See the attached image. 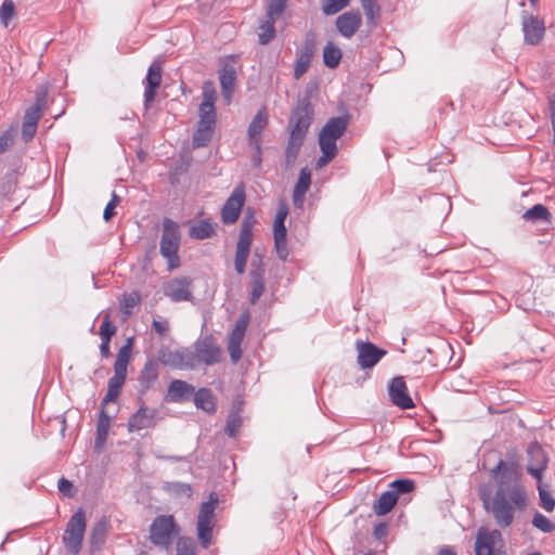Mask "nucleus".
<instances>
[{"mask_svg":"<svg viewBox=\"0 0 555 555\" xmlns=\"http://www.w3.org/2000/svg\"><path fill=\"white\" fill-rule=\"evenodd\" d=\"M249 320H250L249 313L247 311L243 312L240 315L238 320L236 321L234 330L242 331L245 333L247 330Z\"/></svg>","mask_w":555,"mask_h":555,"instance_id":"nucleus-56","label":"nucleus"},{"mask_svg":"<svg viewBox=\"0 0 555 555\" xmlns=\"http://www.w3.org/2000/svg\"><path fill=\"white\" fill-rule=\"evenodd\" d=\"M194 403L197 409H201L207 413L216 412V397L209 388H199L194 392Z\"/></svg>","mask_w":555,"mask_h":555,"instance_id":"nucleus-31","label":"nucleus"},{"mask_svg":"<svg viewBox=\"0 0 555 555\" xmlns=\"http://www.w3.org/2000/svg\"><path fill=\"white\" fill-rule=\"evenodd\" d=\"M132 350V338H129L125 346H122L117 353L114 363V375L108 379L107 392L102 401V405L108 402H116L122 385L125 384L127 376V366L131 359Z\"/></svg>","mask_w":555,"mask_h":555,"instance_id":"nucleus-5","label":"nucleus"},{"mask_svg":"<svg viewBox=\"0 0 555 555\" xmlns=\"http://www.w3.org/2000/svg\"><path fill=\"white\" fill-rule=\"evenodd\" d=\"M491 473L498 483L496 490H503L504 493H508L514 487L522 488L519 483L520 475L518 468L514 464L508 465L503 460H500Z\"/></svg>","mask_w":555,"mask_h":555,"instance_id":"nucleus-12","label":"nucleus"},{"mask_svg":"<svg viewBox=\"0 0 555 555\" xmlns=\"http://www.w3.org/2000/svg\"><path fill=\"white\" fill-rule=\"evenodd\" d=\"M269 122V114L266 107L258 111L248 126L247 135L249 146L259 152L261 145V132Z\"/></svg>","mask_w":555,"mask_h":555,"instance_id":"nucleus-22","label":"nucleus"},{"mask_svg":"<svg viewBox=\"0 0 555 555\" xmlns=\"http://www.w3.org/2000/svg\"><path fill=\"white\" fill-rule=\"evenodd\" d=\"M179 532L172 515H160L154 519L150 529V539L157 546L167 547L171 543L172 535Z\"/></svg>","mask_w":555,"mask_h":555,"instance_id":"nucleus-9","label":"nucleus"},{"mask_svg":"<svg viewBox=\"0 0 555 555\" xmlns=\"http://www.w3.org/2000/svg\"><path fill=\"white\" fill-rule=\"evenodd\" d=\"M152 326L159 336H165L169 330L167 321L154 320Z\"/></svg>","mask_w":555,"mask_h":555,"instance_id":"nucleus-57","label":"nucleus"},{"mask_svg":"<svg viewBox=\"0 0 555 555\" xmlns=\"http://www.w3.org/2000/svg\"><path fill=\"white\" fill-rule=\"evenodd\" d=\"M163 65L159 61H154L149 69L145 77V90H144V103L145 105L152 103L155 100L156 91L162 83Z\"/></svg>","mask_w":555,"mask_h":555,"instance_id":"nucleus-23","label":"nucleus"},{"mask_svg":"<svg viewBox=\"0 0 555 555\" xmlns=\"http://www.w3.org/2000/svg\"><path fill=\"white\" fill-rule=\"evenodd\" d=\"M288 215V208L285 204H280L273 222L274 248L281 260H286L288 256L285 219Z\"/></svg>","mask_w":555,"mask_h":555,"instance_id":"nucleus-14","label":"nucleus"},{"mask_svg":"<svg viewBox=\"0 0 555 555\" xmlns=\"http://www.w3.org/2000/svg\"><path fill=\"white\" fill-rule=\"evenodd\" d=\"M287 0H270L267 15L278 18L284 11Z\"/></svg>","mask_w":555,"mask_h":555,"instance_id":"nucleus-49","label":"nucleus"},{"mask_svg":"<svg viewBox=\"0 0 555 555\" xmlns=\"http://www.w3.org/2000/svg\"><path fill=\"white\" fill-rule=\"evenodd\" d=\"M550 111H551L552 127L554 128L555 127V102H551Z\"/></svg>","mask_w":555,"mask_h":555,"instance_id":"nucleus-63","label":"nucleus"},{"mask_svg":"<svg viewBox=\"0 0 555 555\" xmlns=\"http://www.w3.org/2000/svg\"><path fill=\"white\" fill-rule=\"evenodd\" d=\"M16 16V9L13 0H4L0 7V23L8 27L11 21Z\"/></svg>","mask_w":555,"mask_h":555,"instance_id":"nucleus-41","label":"nucleus"},{"mask_svg":"<svg viewBox=\"0 0 555 555\" xmlns=\"http://www.w3.org/2000/svg\"><path fill=\"white\" fill-rule=\"evenodd\" d=\"M551 217L552 216L548 209L542 204L534 205L530 209L526 210L525 214L522 215V218L527 221H550Z\"/></svg>","mask_w":555,"mask_h":555,"instance_id":"nucleus-38","label":"nucleus"},{"mask_svg":"<svg viewBox=\"0 0 555 555\" xmlns=\"http://www.w3.org/2000/svg\"><path fill=\"white\" fill-rule=\"evenodd\" d=\"M176 555H197L195 541L190 537H180L176 543Z\"/></svg>","mask_w":555,"mask_h":555,"instance_id":"nucleus-40","label":"nucleus"},{"mask_svg":"<svg viewBox=\"0 0 555 555\" xmlns=\"http://www.w3.org/2000/svg\"><path fill=\"white\" fill-rule=\"evenodd\" d=\"M335 25L343 37L350 39L361 27L362 16L359 11H348L336 18Z\"/></svg>","mask_w":555,"mask_h":555,"instance_id":"nucleus-24","label":"nucleus"},{"mask_svg":"<svg viewBox=\"0 0 555 555\" xmlns=\"http://www.w3.org/2000/svg\"><path fill=\"white\" fill-rule=\"evenodd\" d=\"M115 215H116V211H115V207L113 206V204H107L104 209V212H103L104 220L109 221Z\"/></svg>","mask_w":555,"mask_h":555,"instance_id":"nucleus-59","label":"nucleus"},{"mask_svg":"<svg viewBox=\"0 0 555 555\" xmlns=\"http://www.w3.org/2000/svg\"><path fill=\"white\" fill-rule=\"evenodd\" d=\"M351 0H321L322 12L325 15H334L349 5Z\"/></svg>","mask_w":555,"mask_h":555,"instance_id":"nucleus-42","label":"nucleus"},{"mask_svg":"<svg viewBox=\"0 0 555 555\" xmlns=\"http://www.w3.org/2000/svg\"><path fill=\"white\" fill-rule=\"evenodd\" d=\"M218 498L211 493L207 502H203L199 506L196 520V537L199 545L207 550L214 541V529L216 527L215 511L218 505Z\"/></svg>","mask_w":555,"mask_h":555,"instance_id":"nucleus-6","label":"nucleus"},{"mask_svg":"<svg viewBox=\"0 0 555 555\" xmlns=\"http://www.w3.org/2000/svg\"><path fill=\"white\" fill-rule=\"evenodd\" d=\"M532 525L539 530L550 533L555 530V525L541 513H535L532 519Z\"/></svg>","mask_w":555,"mask_h":555,"instance_id":"nucleus-47","label":"nucleus"},{"mask_svg":"<svg viewBox=\"0 0 555 555\" xmlns=\"http://www.w3.org/2000/svg\"><path fill=\"white\" fill-rule=\"evenodd\" d=\"M315 52V41L312 38H307L298 53V55L304 56V59H309L312 61Z\"/></svg>","mask_w":555,"mask_h":555,"instance_id":"nucleus-51","label":"nucleus"},{"mask_svg":"<svg viewBox=\"0 0 555 555\" xmlns=\"http://www.w3.org/2000/svg\"><path fill=\"white\" fill-rule=\"evenodd\" d=\"M253 243V222L245 219L242 223L240 237L236 244L234 267L238 274L246 270V263Z\"/></svg>","mask_w":555,"mask_h":555,"instance_id":"nucleus-11","label":"nucleus"},{"mask_svg":"<svg viewBox=\"0 0 555 555\" xmlns=\"http://www.w3.org/2000/svg\"><path fill=\"white\" fill-rule=\"evenodd\" d=\"M241 425H242V421H241V417L238 416V414H236V413L230 414L228 417V421H227V425H225V433L230 437H234L237 435V433L241 428Z\"/></svg>","mask_w":555,"mask_h":555,"instance_id":"nucleus-48","label":"nucleus"},{"mask_svg":"<svg viewBox=\"0 0 555 555\" xmlns=\"http://www.w3.org/2000/svg\"><path fill=\"white\" fill-rule=\"evenodd\" d=\"M311 60L304 59V56L297 55L294 68V76L299 79L309 68Z\"/></svg>","mask_w":555,"mask_h":555,"instance_id":"nucleus-50","label":"nucleus"},{"mask_svg":"<svg viewBox=\"0 0 555 555\" xmlns=\"http://www.w3.org/2000/svg\"><path fill=\"white\" fill-rule=\"evenodd\" d=\"M182 353L180 351L169 352L167 356H163V362L165 364L180 365Z\"/></svg>","mask_w":555,"mask_h":555,"instance_id":"nucleus-55","label":"nucleus"},{"mask_svg":"<svg viewBox=\"0 0 555 555\" xmlns=\"http://www.w3.org/2000/svg\"><path fill=\"white\" fill-rule=\"evenodd\" d=\"M222 350L217 346L212 335L199 338L195 344V357L206 365L218 363L221 360Z\"/></svg>","mask_w":555,"mask_h":555,"instance_id":"nucleus-17","label":"nucleus"},{"mask_svg":"<svg viewBox=\"0 0 555 555\" xmlns=\"http://www.w3.org/2000/svg\"><path fill=\"white\" fill-rule=\"evenodd\" d=\"M244 336H245L244 332L237 331V330L233 328L231 334H230L228 343L240 344L241 345L243 339H244Z\"/></svg>","mask_w":555,"mask_h":555,"instance_id":"nucleus-58","label":"nucleus"},{"mask_svg":"<svg viewBox=\"0 0 555 555\" xmlns=\"http://www.w3.org/2000/svg\"><path fill=\"white\" fill-rule=\"evenodd\" d=\"M112 425V417L107 415L106 411L102 408L100 411L98 424H96V438L94 442V450L100 453L102 452L106 442L108 431Z\"/></svg>","mask_w":555,"mask_h":555,"instance_id":"nucleus-29","label":"nucleus"},{"mask_svg":"<svg viewBox=\"0 0 555 555\" xmlns=\"http://www.w3.org/2000/svg\"><path fill=\"white\" fill-rule=\"evenodd\" d=\"M501 542L502 537L499 530L480 528L475 543L476 555H504L496 551V545Z\"/></svg>","mask_w":555,"mask_h":555,"instance_id":"nucleus-16","label":"nucleus"},{"mask_svg":"<svg viewBox=\"0 0 555 555\" xmlns=\"http://www.w3.org/2000/svg\"><path fill=\"white\" fill-rule=\"evenodd\" d=\"M180 237L178 223L169 218H165L163 221L160 254L168 260L169 269H175L180 264L178 256Z\"/></svg>","mask_w":555,"mask_h":555,"instance_id":"nucleus-7","label":"nucleus"},{"mask_svg":"<svg viewBox=\"0 0 555 555\" xmlns=\"http://www.w3.org/2000/svg\"><path fill=\"white\" fill-rule=\"evenodd\" d=\"M158 378V364L151 360L147 361L140 372L139 383L143 390L152 388Z\"/></svg>","mask_w":555,"mask_h":555,"instance_id":"nucleus-33","label":"nucleus"},{"mask_svg":"<svg viewBox=\"0 0 555 555\" xmlns=\"http://www.w3.org/2000/svg\"><path fill=\"white\" fill-rule=\"evenodd\" d=\"M217 99L214 82L206 81L203 85V101L199 105V120L193 137L195 147L205 146L212 138L216 126L215 102Z\"/></svg>","mask_w":555,"mask_h":555,"instance_id":"nucleus-3","label":"nucleus"},{"mask_svg":"<svg viewBox=\"0 0 555 555\" xmlns=\"http://www.w3.org/2000/svg\"><path fill=\"white\" fill-rule=\"evenodd\" d=\"M364 14L370 23H375L379 18L380 8L375 0H360Z\"/></svg>","mask_w":555,"mask_h":555,"instance_id":"nucleus-43","label":"nucleus"},{"mask_svg":"<svg viewBox=\"0 0 555 555\" xmlns=\"http://www.w3.org/2000/svg\"><path fill=\"white\" fill-rule=\"evenodd\" d=\"M261 145H259V152L258 151H255V155L253 157V162L255 164L256 167H259L260 164H261Z\"/></svg>","mask_w":555,"mask_h":555,"instance_id":"nucleus-62","label":"nucleus"},{"mask_svg":"<svg viewBox=\"0 0 555 555\" xmlns=\"http://www.w3.org/2000/svg\"><path fill=\"white\" fill-rule=\"evenodd\" d=\"M215 234V225L209 221L203 220L194 224L190 230L191 237L196 240H204Z\"/></svg>","mask_w":555,"mask_h":555,"instance_id":"nucleus-37","label":"nucleus"},{"mask_svg":"<svg viewBox=\"0 0 555 555\" xmlns=\"http://www.w3.org/2000/svg\"><path fill=\"white\" fill-rule=\"evenodd\" d=\"M349 124L348 116L330 118L319 133V145L322 155L317 160V168H323L337 155V140L345 133Z\"/></svg>","mask_w":555,"mask_h":555,"instance_id":"nucleus-4","label":"nucleus"},{"mask_svg":"<svg viewBox=\"0 0 555 555\" xmlns=\"http://www.w3.org/2000/svg\"><path fill=\"white\" fill-rule=\"evenodd\" d=\"M386 533H387V526L386 525L380 524V525L375 527L374 534H375L376 538L380 539V538L385 537Z\"/></svg>","mask_w":555,"mask_h":555,"instance_id":"nucleus-61","label":"nucleus"},{"mask_svg":"<svg viewBox=\"0 0 555 555\" xmlns=\"http://www.w3.org/2000/svg\"><path fill=\"white\" fill-rule=\"evenodd\" d=\"M141 302V296L138 292L125 294L120 300V311L124 315V320H127L132 313L133 309Z\"/></svg>","mask_w":555,"mask_h":555,"instance_id":"nucleus-35","label":"nucleus"},{"mask_svg":"<svg viewBox=\"0 0 555 555\" xmlns=\"http://www.w3.org/2000/svg\"><path fill=\"white\" fill-rule=\"evenodd\" d=\"M264 268L261 263L250 270V304L255 305L264 293Z\"/></svg>","mask_w":555,"mask_h":555,"instance_id":"nucleus-26","label":"nucleus"},{"mask_svg":"<svg viewBox=\"0 0 555 555\" xmlns=\"http://www.w3.org/2000/svg\"><path fill=\"white\" fill-rule=\"evenodd\" d=\"M154 417V410H149L144 405L140 406L128 421L129 431H139L141 429L151 427L153 425Z\"/></svg>","mask_w":555,"mask_h":555,"instance_id":"nucleus-27","label":"nucleus"},{"mask_svg":"<svg viewBox=\"0 0 555 555\" xmlns=\"http://www.w3.org/2000/svg\"><path fill=\"white\" fill-rule=\"evenodd\" d=\"M313 120V108L308 100H299L288 120V143L285 150L287 162L296 159Z\"/></svg>","mask_w":555,"mask_h":555,"instance_id":"nucleus-2","label":"nucleus"},{"mask_svg":"<svg viewBox=\"0 0 555 555\" xmlns=\"http://www.w3.org/2000/svg\"><path fill=\"white\" fill-rule=\"evenodd\" d=\"M398 496L390 489L383 492L374 502L372 508L375 515L384 516L388 514L397 504Z\"/></svg>","mask_w":555,"mask_h":555,"instance_id":"nucleus-32","label":"nucleus"},{"mask_svg":"<svg viewBox=\"0 0 555 555\" xmlns=\"http://www.w3.org/2000/svg\"><path fill=\"white\" fill-rule=\"evenodd\" d=\"M538 490H539V496H540V505L546 512H552L555 507V500L551 495L550 491L544 489L541 481H538Z\"/></svg>","mask_w":555,"mask_h":555,"instance_id":"nucleus-46","label":"nucleus"},{"mask_svg":"<svg viewBox=\"0 0 555 555\" xmlns=\"http://www.w3.org/2000/svg\"><path fill=\"white\" fill-rule=\"evenodd\" d=\"M356 347L358 351V363L362 369L375 366L386 354V350L376 347L370 341L364 343L358 340Z\"/></svg>","mask_w":555,"mask_h":555,"instance_id":"nucleus-18","label":"nucleus"},{"mask_svg":"<svg viewBox=\"0 0 555 555\" xmlns=\"http://www.w3.org/2000/svg\"><path fill=\"white\" fill-rule=\"evenodd\" d=\"M116 333L117 326L112 323L109 314H105L99 330L101 340H111Z\"/></svg>","mask_w":555,"mask_h":555,"instance_id":"nucleus-44","label":"nucleus"},{"mask_svg":"<svg viewBox=\"0 0 555 555\" xmlns=\"http://www.w3.org/2000/svg\"><path fill=\"white\" fill-rule=\"evenodd\" d=\"M109 344L111 340H101L100 352L103 358H108L111 356Z\"/></svg>","mask_w":555,"mask_h":555,"instance_id":"nucleus-60","label":"nucleus"},{"mask_svg":"<svg viewBox=\"0 0 555 555\" xmlns=\"http://www.w3.org/2000/svg\"><path fill=\"white\" fill-rule=\"evenodd\" d=\"M275 20L267 15V20L259 26L258 39L260 44H267L275 37Z\"/></svg>","mask_w":555,"mask_h":555,"instance_id":"nucleus-36","label":"nucleus"},{"mask_svg":"<svg viewBox=\"0 0 555 555\" xmlns=\"http://www.w3.org/2000/svg\"><path fill=\"white\" fill-rule=\"evenodd\" d=\"M193 281L190 278H176L164 285V294L175 302L192 301Z\"/></svg>","mask_w":555,"mask_h":555,"instance_id":"nucleus-15","label":"nucleus"},{"mask_svg":"<svg viewBox=\"0 0 555 555\" xmlns=\"http://www.w3.org/2000/svg\"><path fill=\"white\" fill-rule=\"evenodd\" d=\"M439 555H455V552L451 547L446 546L439 551Z\"/></svg>","mask_w":555,"mask_h":555,"instance_id":"nucleus-64","label":"nucleus"},{"mask_svg":"<svg viewBox=\"0 0 555 555\" xmlns=\"http://www.w3.org/2000/svg\"><path fill=\"white\" fill-rule=\"evenodd\" d=\"M228 351L233 363H236L242 358L240 344L228 343Z\"/></svg>","mask_w":555,"mask_h":555,"instance_id":"nucleus-54","label":"nucleus"},{"mask_svg":"<svg viewBox=\"0 0 555 555\" xmlns=\"http://www.w3.org/2000/svg\"><path fill=\"white\" fill-rule=\"evenodd\" d=\"M14 143V138L10 132H4L0 135V154L4 153Z\"/></svg>","mask_w":555,"mask_h":555,"instance_id":"nucleus-53","label":"nucleus"},{"mask_svg":"<svg viewBox=\"0 0 555 555\" xmlns=\"http://www.w3.org/2000/svg\"><path fill=\"white\" fill-rule=\"evenodd\" d=\"M415 483L411 479H399L390 483V490L399 498V494L412 492Z\"/></svg>","mask_w":555,"mask_h":555,"instance_id":"nucleus-45","label":"nucleus"},{"mask_svg":"<svg viewBox=\"0 0 555 555\" xmlns=\"http://www.w3.org/2000/svg\"><path fill=\"white\" fill-rule=\"evenodd\" d=\"M108 531V522L105 519L100 520L94 525L91 530L90 541L91 544L100 546L104 543L106 533Z\"/></svg>","mask_w":555,"mask_h":555,"instance_id":"nucleus-39","label":"nucleus"},{"mask_svg":"<svg viewBox=\"0 0 555 555\" xmlns=\"http://www.w3.org/2000/svg\"><path fill=\"white\" fill-rule=\"evenodd\" d=\"M246 198L245 186L237 184L221 209V220L225 224L235 223L241 215Z\"/></svg>","mask_w":555,"mask_h":555,"instance_id":"nucleus-13","label":"nucleus"},{"mask_svg":"<svg viewBox=\"0 0 555 555\" xmlns=\"http://www.w3.org/2000/svg\"><path fill=\"white\" fill-rule=\"evenodd\" d=\"M236 59L234 56H230L222 63V68L220 70L219 80L222 89V94L227 102H230L235 88L236 80V70L234 67V63Z\"/></svg>","mask_w":555,"mask_h":555,"instance_id":"nucleus-21","label":"nucleus"},{"mask_svg":"<svg viewBox=\"0 0 555 555\" xmlns=\"http://www.w3.org/2000/svg\"><path fill=\"white\" fill-rule=\"evenodd\" d=\"M548 459L544 450L538 443H532L528 449L527 472L538 481L542 479V473L546 469Z\"/></svg>","mask_w":555,"mask_h":555,"instance_id":"nucleus-20","label":"nucleus"},{"mask_svg":"<svg viewBox=\"0 0 555 555\" xmlns=\"http://www.w3.org/2000/svg\"><path fill=\"white\" fill-rule=\"evenodd\" d=\"M388 391L391 402L398 408L402 410L414 408V402L409 395L408 386L402 376L391 379Z\"/></svg>","mask_w":555,"mask_h":555,"instance_id":"nucleus-19","label":"nucleus"},{"mask_svg":"<svg viewBox=\"0 0 555 555\" xmlns=\"http://www.w3.org/2000/svg\"><path fill=\"white\" fill-rule=\"evenodd\" d=\"M340 48L332 41H328L323 49V62L328 68H336L341 60Z\"/></svg>","mask_w":555,"mask_h":555,"instance_id":"nucleus-34","label":"nucleus"},{"mask_svg":"<svg viewBox=\"0 0 555 555\" xmlns=\"http://www.w3.org/2000/svg\"><path fill=\"white\" fill-rule=\"evenodd\" d=\"M59 491L68 498L74 496V486L66 478H61L59 480Z\"/></svg>","mask_w":555,"mask_h":555,"instance_id":"nucleus-52","label":"nucleus"},{"mask_svg":"<svg viewBox=\"0 0 555 555\" xmlns=\"http://www.w3.org/2000/svg\"><path fill=\"white\" fill-rule=\"evenodd\" d=\"M47 106V92L44 90L37 93L34 104L26 109L22 125V135L25 141H29L36 133L37 125L42 117Z\"/></svg>","mask_w":555,"mask_h":555,"instance_id":"nucleus-10","label":"nucleus"},{"mask_svg":"<svg viewBox=\"0 0 555 555\" xmlns=\"http://www.w3.org/2000/svg\"><path fill=\"white\" fill-rule=\"evenodd\" d=\"M522 31L527 43L538 44L544 37V23L535 16L524 14Z\"/></svg>","mask_w":555,"mask_h":555,"instance_id":"nucleus-25","label":"nucleus"},{"mask_svg":"<svg viewBox=\"0 0 555 555\" xmlns=\"http://www.w3.org/2000/svg\"><path fill=\"white\" fill-rule=\"evenodd\" d=\"M483 507L491 513L496 525L505 528L512 525L515 511H521L526 506L527 496L524 488L514 487L508 493L496 490L493 498L486 491H480Z\"/></svg>","mask_w":555,"mask_h":555,"instance_id":"nucleus-1","label":"nucleus"},{"mask_svg":"<svg viewBox=\"0 0 555 555\" xmlns=\"http://www.w3.org/2000/svg\"><path fill=\"white\" fill-rule=\"evenodd\" d=\"M311 184V172L308 168H302L293 192V202L296 207H302L305 195Z\"/></svg>","mask_w":555,"mask_h":555,"instance_id":"nucleus-28","label":"nucleus"},{"mask_svg":"<svg viewBox=\"0 0 555 555\" xmlns=\"http://www.w3.org/2000/svg\"><path fill=\"white\" fill-rule=\"evenodd\" d=\"M86 526L87 522L85 513L81 508H79L69 518L63 534L64 546L72 554H78L80 552Z\"/></svg>","mask_w":555,"mask_h":555,"instance_id":"nucleus-8","label":"nucleus"},{"mask_svg":"<svg viewBox=\"0 0 555 555\" xmlns=\"http://www.w3.org/2000/svg\"><path fill=\"white\" fill-rule=\"evenodd\" d=\"M194 392V387L181 379H173L168 386V397L173 402L188 400Z\"/></svg>","mask_w":555,"mask_h":555,"instance_id":"nucleus-30","label":"nucleus"}]
</instances>
